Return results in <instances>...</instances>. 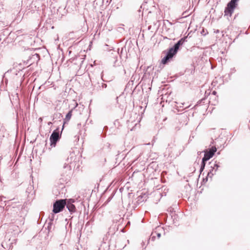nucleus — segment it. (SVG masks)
<instances>
[{
    "instance_id": "nucleus-1",
    "label": "nucleus",
    "mask_w": 250,
    "mask_h": 250,
    "mask_svg": "<svg viewBox=\"0 0 250 250\" xmlns=\"http://www.w3.org/2000/svg\"><path fill=\"white\" fill-rule=\"evenodd\" d=\"M188 36L181 38L171 46L163 51L162 53L165 56L161 60V64L166 65L173 61L178 51L181 50L184 43L187 42Z\"/></svg>"
},
{
    "instance_id": "nucleus-2",
    "label": "nucleus",
    "mask_w": 250,
    "mask_h": 250,
    "mask_svg": "<svg viewBox=\"0 0 250 250\" xmlns=\"http://www.w3.org/2000/svg\"><path fill=\"white\" fill-rule=\"evenodd\" d=\"M73 154H70V157L68 158L67 161H69L68 164H65L63 167V171L62 174V176L64 177L66 180H68L70 178L72 174V168L73 167L74 168L78 169L79 168V164L77 163L76 157L75 156H73Z\"/></svg>"
},
{
    "instance_id": "nucleus-3",
    "label": "nucleus",
    "mask_w": 250,
    "mask_h": 250,
    "mask_svg": "<svg viewBox=\"0 0 250 250\" xmlns=\"http://www.w3.org/2000/svg\"><path fill=\"white\" fill-rule=\"evenodd\" d=\"M75 202L74 199H66V207L69 210L70 214L72 216H70V220H72L75 217H77L79 215V212L77 210L76 207L74 203ZM70 220V219H69Z\"/></svg>"
},
{
    "instance_id": "nucleus-4",
    "label": "nucleus",
    "mask_w": 250,
    "mask_h": 250,
    "mask_svg": "<svg viewBox=\"0 0 250 250\" xmlns=\"http://www.w3.org/2000/svg\"><path fill=\"white\" fill-rule=\"evenodd\" d=\"M62 131H60V127L58 126L51 133L49 140L50 142V146L55 147L56 144L59 142L61 138Z\"/></svg>"
},
{
    "instance_id": "nucleus-5",
    "label": "nucleus",
    "mask_w": 250,
    "mask_h": 250,
    "mask_svg": "<svg viewBox=\"0 0 250 250\" xmlns=\"http://www.w3.org/2000/svg\"><path fill=\"white\" fill-rule=\"evenodd\" d=\"M239 0H230L227 4L224 10V15L231 17L234 9L238 5Z\"/></svg>"
},
{
    "instance_id": "nucleus-6",
    "label": "nucleus",
    "mask_w": 250,
    "mask_h": 250,
    "mask_svg": "<svg viewBox=\"0 0 250 250\" xmlns=\"http://www.w3.org/2000/svg\"><path fill=\"white\" fill-rule=\"evenodd\" d=\"M66 205V199L56 200L53 203L52 212L58 213L62 211Z\"/></svg>"
},
{
    "instance_id": "nucleus-7",
    "label": "nucleus",
    "mask_w": 250,
    "mask_h": 250,
    "mask_svg": "<svg viewBox=\"0 0 250 250\" xmlns=\"http://www.w3.org/2000/svg\"><path fill=\"white\" fill-rule=\"evenodd\" d=\"M204 155L202 158L204 160L207 161H208L210 159L212 158L217 152V148L215 146H211L208 149H206L203 150Z\"/></svg>"
},
{
    "instance_id": "nucleus-8",
    "label": "nucleus",
    "mask_w": 250,
    "mask_h": 250,
    "mask_svg": "<svg viewBox=\"0 0 250 250\" xmlns=\"http://www.w3.org/2000/svg\"><path fill=\"white\" fill-rule=\"evenodd\" d=\"M40 59V55L39 54L35 53L33 51L28 57L27 60V63L31 65L34 63H37Z\"/></svg>"
},
{
    "instance_id": "nucleus-9",
    "label": "nucleus",
    "mask_w": 250,
    "mask_h": 250,
    "mask_svg": "<svg viewBox=\"0 0 250 250\" xmlns=\"http://www.w3.org/2000/svg\"><path fill=\"white\" fill-rule=\"evenodd\" d=\"M46 224H47V227H45V229L47 230V232L46 233V236L45 237V239L49 241V237L51 238L53 234H52V231L54 230L55 229V224L54 223L46 221Z\"/></svg>"
},
{
    "instance_id": "nucleus-10",
    "label": "nucleus",
    "mask_w": 250,
    "mask_h": 250,
    "mask_svg": "<svg viewBox=\"0 0 250 250\" xmlns=\"http://www.w3.org/2000/svg\"><path fill=\"white\" fill-rule=\"evenodd\" d=\"M5 199H6V197L0 196V207L3 208L5 211L7 212L8 214H9L10 210L12 209V208H14V207H11L10 205H7V203L10 200L7 201L3 200Z\"/></svg>"
},
{
    "instance_id": "nucleus-11",
    "label": "nucleus",
    "mask_w": 250,
    "mask_h": 250,
    "mask_svg": "<svg viewBox=\"0 0 250 250\" xmlns=\"http://www.w3.org/2000/svg\"><path fill=\"white\" fill-rule=\"evenodd\" d=\"M20 32V30H18L16 32L14 33H12V31H11L10 34L8 36V37L4 38V42L6 44L12 42L14 41L15 36L17 37Z\"/></svg>"
},
{
    "instance_id": "nucleus-12",
    "label": "nucleus",
    "mask_w": 250,
    "mask_h": 250,
    "mask_svg": "<svg viewBox=\"0 0 250 250\" xmlns=\"http://www.w3.org/2000/svg\"><path fill=\"white\" fill-rule=\"evenodd\" d=\"M134 44L132 43L131 40L126 41L125 45L122 48V51H123L124 49L125 52H127L128 53H131L134 50Z\"/></svg>"
},
{
    "instance_id": "nucleus-13",
    "label": "nucleus",
    "mask_w": 250,
    "mask_h": 250,
    "mask_svg": "<svg viewBox=\"0 0 250 250\" xmlns=\"http://www.w3.org/2000/svg\"><path fill=\"white\" fill-rule=\"evenodd\" d=\"M72 111H73V109H71V110H70L68 112V113L66 114V115L65 116V118L63 119V125H62V130L64 129V125L67 124L68 121L70 120V119L72 117Z\"/></svg>"
},
{
    "instance_id": "nucleus-14",
    "label": "nucleus",
    "mask_w": 250,
    "mask_h": 250,
    "mask_svg": "<svg viewBox=\"0 0 250 250\" xmlns=\"http://www.w3.org/2000/svg\"><path fill=\"white\" fill-rule=\"evenodd\" d=\"M118 52H115L114 53H113V66L114 67H117L120 65L121 63V61H119L118 59Z\"/></svg>"
},
{
    "instance_id": "nucleus-15",
    "label": "nucleus",
    "mask_w": 250,
    "mask_h": 250,
    "mask_svg": "<svg viewBox=\"0 0 250 250\" xmlns=\"http://www.w3.org/2000/svg\"><path fill=\"white\" fill-rule=\"evenodd\" d=\"M11 31H10L8 28H5L2 30V32L0 34V40H3V42H4V38L7 37L10 34Z\"/></svg>"
},
{
    "instance_id": "nucleus-16",
    "label": "nucleus",
    "mask_w": 250,
    "mask_h": 250,
    "mask_svg": "<svg viewBox=\"0 0 250 250\" xmlns=\"http://www.w3.org/2000/svg\"><path fill=\"white\" fill-rule=\"evenodd\" d=\"M208 166H213V167L215 168L218 169L219 167H221L220 165V162L217 160H215L214 159L212 160L210 162L208 163Z\"/></svg>"
},
{
    "instance_id": "nucleus-17",
    "label": "nucleus",
    "mask_w": 250,
    "mask_h": 250,
    "mask_svg": "<svg viewBox=\"0 0 250 250\" xmlns=\"http://www.w3.org/2000/svg\"><path fill=\"white\" fill-rule=\"evenodd\" d=\"M207 167L208 168V176L213 177V176L215 175V172H213L214 167L213 166H208V165Z\"/></svg>"
},
{
    "instance_id": "nucleus-18",
    "label": "nucleus",
    "mask_w": 250,
    "mask_h": 250,
    "mask_svg": "<svg viewBox=\"0 0 250 250\" xmlns=\"http://www.w3.org/2000/svg\"><path fill=\"white\" fill-rule=\"evenodd\" d=\"M62 118V115L61 113H55L54 114L53 116V119L52 120L53 121H54V123L56 122V120H58V119H60V120L59 121L60 122L61 121V119Z\"/></svg>"
},
{
    "instance_id": "nucleus-19",
    "label": "nucleus",
    "mask_w": 250,
    "mask_h": 250,
    "mask_svg": "<svg viewBox=\"0 0 250 250\" xmlns=\"http://www.w3.org/2000/svg\"><path fill=\"white\" fill-rule=\"evenodd\" d=\"M116 189L115 188L112 192L111 195L108 197V198L107 199L106 201L105 202L104 204H108L111 200L112 199L113 196H114L115 193H116Z\"/></svg>"
},
{
    "instance_id": "nucleus-20",
    "label": "nucleus",
    "mask_w": 250,
    "mask_h": 250,
    "mask_svg": "<svg viewBox=\"0 0 250 250\" xmlns=\"http://www.w3.org/2000/svg\"><path fill=\"white\" fill-rule=\"evenodd\" d=\"M5 16V12L3 10V8L1 10H0V22L2 21V20L4 19Z\"/></svg>"
},
{
    "instance_id": "nucleus-21",
    "label": "nucleus",
    "mask_w": 250,
    "mask_h": 250,
    "mask_svg": "<svg viewBox=\"0 0 250 250\" xmlns=\"http://www.w3.org/2000/svg\"><path fill=\"white\" fill-rule=\"evenodd\" d=\"M153 230H154V232H162V231H164L165 232V229H164V228L161 227V226H158L157 227H156L154 229H153Z\"/></svg>"
},
{
    "instance_id": "nucleus-22",
    "label": "nucleus",
    "mask_w": 250,
    "mask_h": 250,
    "mask_svg": "<svg viewBox=\"0 0 250 250\" xmlns=\"http://www.w3.org/2000/svg\"><path fill=\"white\" fill-rule=\"evenodd\" d=\"M54 213H52L50 215H49L48 217V222L54 223Z\"/></svg>"
},
{
    "instance_id": "nucleus-23",
    "label": "nucleus",
    "mask_w": 250,
    "mask_h": 250,
    "mask_svg": "<svg viewBox=\"0 0 250 250\" xmlns=\"http://www.w3.org/2000/svg\"><path fill=\"white\" fill-rule=\"evenodd\" d=\"M208 178L211 179L212 177L208 176V174L207 173V176L205 178H203L201 182L202 185L205 184L208 181Z\"/></svg>"
},
{
    "instance_id": "nucleus-24",
    "label": "nucleus",
    "mask_w": 250,
    "mask_h": 250,
    "mask_svg": "<svg viewBox=\"0 0 250 250\" xmlns=\"http://www.w3.org/2000/svg\"><path fill=\"white\" fill-rule=\"evenodd\" d=\"M65 7H65L63 8V13H61L60 11H61V10H62V8L61 7H60L58 8V9L57 10V14H61V17H62V16H63V15H64V14H66V12L65 11Z\"/></svg>"
},
{
    "instance_id": "nucleus-25",
    "label": "nucleus",
    "mask_w": 250,
    "mask_h": 250,
    "mask_svg": "<svg viewBox=\"0 0 250 250\" xmlns=\"http://www.w3.org/2000/svg\"><path fill=\"white\" fill-rule=\"evenodd\" d=\"M160 21H157L156 22H153V25L156 29H158L160 26Z\"/></svg>"
},
{
    "instance_id": "nucleus-26",
    "label": "nucleus",
    "mask_w": 250,
    "mask_h": 250,
    "mask_svg": "<svg viewBox=\"0 0 250 250\" xmlns=\"http://www.w3.org/2000/svg\"><path fill=\"white\" fill-rule=\"evenodd\" d=\"M152 234L156 235L158 238H160L161 236V232H154V230H153L152 232Z\"/></svg>"
},
{
    "instance_id": "nucleus-27",
    "label": "nucleus",
    "mask_w": 250,
    "mask_h": 250,
    "mask_svg": "<svg viewBox=\"0 0 250 250\" xmlns=\"http://www.w3.org/2000/svg\"><path fill=\"white\" fill-rule=\"evenodd\" d=\"M200 33L203 35L205 36L207 35V34L208 33V31L206 29H205L204 28H202V30L200 31Z\"/></svg>"
},
{
    "instance_id": "nucleus-28",
    "label": "nucleus",
    "mask_w": 250,
    "mask_h": 250,
    "mask_svg": "<svg viewBox=\"0 0 250 250\" xmlns=\"http://www.w3.org/2000/svg\"><path fill=\"white\" fill-rule=\"evenodd\" d=\"M105 247V248L109 247V245L107 244L105 242H103V244L101 245L100 248H99V250H101L102 249V247Z\"/></svg>"
},
{
    "instance_id": "nucleus-29",
    "label": "nucleus",
    "mask_w": 250,
    "mask_h": 250,
    "mask_svg": "<svg viewBox=\"0 0 250 250\" xmlns=\"http://www.w3.org/2000/svg\"><path fill=\"white\" fill-rule=\"evenodd\" d=\"M207 162V161L204 160V159L202 158L200 166L205 167Z\"/></svg>"
},
{
    "instance_id": "nucleus-30",
    "label": "nucleus",
    "mask_w": 250,
    "mask_h": 250,
    "mask_svg": "<svg viewBox=\"0 0 250 250\" xmlns=\"http://www.w3.org/2000/svg\"><path fill=\"white\" fill-rule=\"evenodd\" d=\"M155 235L154 234H151L150 238L148 240V243H149L150 239H151V241H154L155 240Z\"/></svg>"
},
{
    "instance_id": "nucleus-31",
    "label": "nucleus",
    "mask_w": 250,
    "mask_h": 250,
    "mask_svg": "<svg viewBox=\"0 0 250 250\" xmlns=\"http://www.w3.org/2000/svg\"><path fill=\"white\" fill-rule=\"evenodd\" d=\"M205 167L200 166V169H199V172L200 174H201L202 172L204 171Z\"/></svg>"
},
{
    "instance_id": "nucleus-32",
    "label": "nucleus",
    "mask_w": 250,
    "mask_h": 250,
    "mask_svg": "<svg viewBox=\"0 0 250 250\" xmlns=\"http://www.w3.org/2000/svg\"><path fill=\"white\" fill-rule=\"evenodd\" d=\"M175 216H176V214L175 213H173L172 212L171 213V218L173 219V217H174V218H173V224L175 223V222L174 221V219L175 218Z\"/></svg>"
},
{
    "instance_id": "nucleus-33",
    "label": "nucleus",
    "mask_w": 250,
    "mask_h": 250,
    "mask_svg": "<svg viewBox=\"0 0 250 250\" xmlns=\"http://www.w3.org/2000/svg\"><path fill=\"white\" fill-rule=\"evenodd\" d=\"M100 87H102V88H106L107 87V84L104 83H102L101 86H100Z\"/></svg>"
},
{
    "instance_id": "nucleus-34",
    "label": "nucleus",
    "mask_w": 250,
    "mask_h": 250,
    "mask_svg": "<svg viewBox=\"0 0 250 250\" xmlns=\"http://www.w3.org/2000/svg\"><path fill=\"white\" fill-rule=\"evenodd\" d=\"M204 100H205V99H201V100H199V101L197 102V104L195 105V106H196V105H198V104H201V103H202L203 102V101H204Z\"/></svg>"
},
{
    "instance_id": "nucleus-35",
    "label": "nucleus",
    "mask_w": 250,
    "mask_h": 250,
    "mask_svg": "<svg viewBox=\"0 0 250 250\" xmlns=\"http://www.w3.org/2000/svg\"><path fill=\"white\" fill-rule=\"evenodd\" d=\"M107 129H108V127H107V126H105L103 128V130H102V133H101V135L103 134V132H104V130H107Z\"/></svg>"
},
{
    "instance_id": "nucleus-36",
    "label": "nucleus",
    "mask_w": 250,
    "mask_h": 250,
    "mask_svg": "<svg viewBox=\"0 0 250 250\" xmlns=\"http://www.w3.org/2000/svg\"><path fill=\"white\" fill-rule=\"evenodd\" d=\"M224 161V159L223 158H221V159H220L218 161L220 162V165L221 166V165L222 164V163Z\"/></svg>"
},
{
    "instance_id": "nucleus-37",
    "label": "nucleus",
    "mask_w": 250,
    "mask_h": 250,
    "mask_svg": "<svg viewBox=\"0 0 250 250\" xmlns=\"http://www.w3.org/2000/svg\"><path fill=\"white\" fill-rule=\"evenodd\" d=\"M217 94V92L215 90H213L212 92V94L213 95H216Z\"/></svg>"
},
{
    "instance_id": "nucleus-38",
    "label": "nucleus",
    "mask_w": 250,
    "mask_h": 250,
    "mask_svg": "<svg viewBox=\"0 0 250 250\" xmlns=\"http://www.w3.org/2000/svg\"><path fill=\"white\" fill-rule=\"evenodd\" d=\"M57 191H58V189H53V192L54 194H56L57 193Z\"/></svg>"
},
{
    "instance_id": "nucleus-39",
    "label": "nucleus",
    "mask_w": 250,
    "mask_h": 250,
    "mask_svg": "<svg viewBox=\"0 0 250 250\" xmlns=\"http://www.w3.org/2000/svg\"><path fill=\"white\" fill-rule=\"evenodd\" d=\"M78 104L77 103H76V104H75V106L72 108V109H73V110L75 108H76V107L78 106Z\"/></svg>"
},
{
    "instance_id": "nucleus-40",
    "label": "nucleus",
    "mask_w": 250,
    "mask_h": 250,
    "mask_svg": "<svg viewBox=\"0 0 250 250\" xmlns=\"http://www.w3.org/2000/svg\"><path fill=\"white\" fill-rule=\"evenodd\" d=\"M218 168L214 167L213 172H215V174H216V171H217Z\"/></svg>"
},
{
    "instance_id": "nucleus-41",
    "label": "nucleus",
    "mask_w": 250,
    "mask_h": 250,
    "mask_svg": "<svg viewBox=\"0 0 250 250\" xmlns=\"http://www.w3.org/2000/svg\"><path fill=\"white\" fill-rule=\"evenodd\" d=\"M202 153H204L203 151H198V152H197V154H198V155H200Z\"/></svg>"
},
{
    "instance_id": "nucleus-42",
    "label": "nucleus",
    "mask_w": 250,
    "mask_h": 250,
    "mask_svg": "<svg viewBox=\"0 0 250 250\" xmlns=\"http://www.w3.org/2000/svg\"><path fill=\"white\" fill-rule=\"evenodd\" d=\"M109 188V186H108L106 189L104 191V192H106Z\"/></svg>"
},
{
    "instance_id": "nucleus-43",
    "label": "nucleus",
    "mask_w": 250,
    "mask_h": 250,
    "mask_svg": "<svg viewBox=\"0 0 250 250\" xmlns=\"http://www.w3.org/2000/svg\"><path fill=\"white\" fill-rule=\"evenodd\" d=\"M239 34H238L236 37V38L234 39V40L233 41V42H235V40H236V39L238 38V37H239Z\"/></svg>"
},
{
    "instance_id": "nucleus-44",
    "label": "nucleus",
    "mask_w": 250,
    "mask_h": 250,
    "mask_svg": "<svg viewBox=\"0 0 250 250\" xmlns=\"http://www.w3.org/2000/svg\"><path fill=\"white\" fill-rule=\"evenodd\" d=\"M141 245H142V247H143L145 245V242L144 241H142Z\"/></svg>"
},
{
    "instance_id": "nucleus-45",
    "label": "nucleus",
    "mask_w": 250,
    "mask_h": 250,
    "mask_svg": "<svg viewBox=\"0 0 250 250\" xmlns=\"http://www.w3.org/2000/svg\"><path fill=\"white\" fill-rule=\"evenodd\" d=\"M214 144V141L212 140L211 142V143H210V146H211V145H213Z\"/></svg>"
},
{
    "instance_id": "nucleus-46",
    "label": "nucleus",
    "mask_w": 250,
    "mask_h": 250,
    "mask_svg": "<svg viewBox=\"0 0 250 250\" xmlns=\"http://www.w3.org/2000/svg\"><path fill=\"white\" fill-rule=\"evenodd\" d=\"M68 219L67 218H66V219H65V221L67 222L66 225L68 223Z\"/></svg>"
},
{
    "instance_id": "nucleus-47",
    "label": "nucleus",
    "mask_w": 250,
    "mask_h": 250,
    "mask_svg": "<svg viewBox=\"0 0 250 250\" xmlns=\"http://www.w3.org/2000/svg\"><path fill=\"white\" fill-rule=\"evenodd\" d=\"M102 74H103V72H102V74H101V78H102V79L103 81H104V82H105L106 81H104V80H103V75H102Z\"/></svg>"
},
{
    "instance_id": "nucleus-48",
    "label": "nucleus",
    "mask_w": 250,
    "mask_h": 250,
    "mask_svg": "<svg viewBox=\"0 0 250 250\" xmlns=\"http://www.w3.org/2000/svg\"><path fill=\"white\" fill-rule=\"evenodd\" d=\"M181 104H182V105H181L180 106V107H183V105L184 104V103H181Z\"/></svg>"
},
{
    "instance_id": "nucleus-49",
    "label": "nucleus",
    "mask_w": 250,
    "mask_h": 250,
    "mask_svg": "<svg viewBox=\"0 0 250 250\" xmlns=\"http://www.w3.org/2000/svg\"><path fill=\"white\" fill-rule=\"evenodd\" d=\"M52 123L51 122H49L48 123V125H52Z\"/></svg>"
},
{
    "instance_id": "nucleus-50",
    "label": "nucleus",
    "mask_w": 250,
    "mask_h": 250,
    "mask_svg": "<svg viewBox=\"0 0 250 250\" xmlns=\"http://www.w3.org/2000/svg\"><path fill=\"white\" fill-rule=\"evenodd\" d=\"M217 155H220V151H218L217 152Z\"/></svg>"
},
{
    "instance_id": "nucleus-51",
    "label": "nucleus",
    "mask_w": 250,
    "mask_h": 250,
    "mask_svg": "<svg viewBox=\"0 0 250 250\" xmlns=\"http://www.w3.org/2000/svg\"><path fill=\"white\" fill-rule=\"evenodd\" d=\"M78 59H80V60H82V58H79V57H76V60H78Z\"/></svg>"
},
{
    "instance_id": "nucleus-52",
    "label": "nucleus",
    "mask_w": 250,
    "mask_h": 250,
    "mask_svg": "<svg viewBox=\"0 0 250 250\" xmlns=\"http://www.w3.org/2000/svg\"><path fill=\"white\" fill-rule=\"evenodd\" d=\"M164 39H168L167 37H164Z\"/></svg>"
},
{
    "instance_id": "nucleus-53",
    "label": "nucleus",
    "mask_w": 250,
    "mask_h": 250,
    "mask_svg": "<svg viewBox=\"0 0 250 250\" xmlns=\"http://www.w3.org/2000/svg\"><path fill=\"white\" fill-rule=\"evenodd\" d=\"M116 122L119 123L118 121L117 120L115 121V123H114L115 125L116 124Z\"/></svg>"
},
{
    "instance_id": "nucleus-54",
    "label": "nucleus",
    "mask_w": 250,
    "mask_h": 250,
    "mask_svg": "<svg viewBox=\"0 0 250 250\" xmlns=\"http://www.w3.org/2000/svg\"><path fill=\"white\" fill-rule=\"evenodd\" d=\"M27 50H29V51H31V49H30V48H28V49H27Z\"/></svg>"
},
{
    "instance_id": "nucleus-55",
    "label": "nucleus",
    "mask_w": 250,
    "mask_h": 250,
    "mask_svg": "<svg viewBox=\"0 0 250 250\" xmlns=\"http://www.w3.org/2000/svg\"><path fill=\"white\" fill-rule=\"evenodd\" d=\"M196 170V169L195 167H193V172H194Z\"/></svg>"
},
{
    "instance_id": "nucleus-56",
    "label": "nucleus",
    "mask_w": 250,
    "mask_h": 250,
    "mask_svg": "<svg viewBox=\"0 0 250 250\" xmlns=\"http://www.w3.org/2000/svg\"><path fill=\"white\" fill-rule=\"evenodd\" d=\"M216 33H219V30H217L216 31Z\"/></svg>"
},
{
    "instance_id": "nucleus-57",
    "label": "nucleus",
    "mask_w": 250,
    "mask_h": 250,
    "mask_svg": "<svg viewBox=\"0 0 250 250\" xmlns=\"http://www.w3.org/2000/svg\"><path fill=\"white\" fill-rule=\"evenodd\" d=\"M139 198H141V199H142V198H143V196H139Z\"/></svg>"
},
{
    "instance_id": "nucleus-58",
    "label": "nucleus",
    "mask_w": 250,
    "mask_h": 250,
    "mask_svg": "<svg viewBox=\"0 0 250 250\" xmlns=\"http://www.w3.org/2000/svg\"><path fill=\"white\" fill-rule=\"evenodd\" d=\"M146 1H147V0H144V2H145V3H146L147 2Z\"/></svg>"
},
{
    "instance_id": "nucleus-59",
    "label": "nucleus",
    "mask_w": 250,
    "mask_h": 250,
    "mask_svg": "<svg viewBox=\"0 0 250 250\" xmlns=\"http://www.w3.org/2000/svg\"><path fill=\"white\" fill-rule=\"evenodd\" d=\"M130 222H129V221H128V222H127V225H129V224H130Z\"/></svg>"
},
{
    "instance_id": "nucleus-60",
    "label": "nucleus",
    "mask_w": 250,
    "mask_h": 250,
    "mask_svg": "<svg viewBox=\"0 0 250 250\" xmlns=\"http://www.w3.org/2000/svg\"><path fill=\"white\" fill-rule=\"evenodd\" d=\"M130 222H129V221H128V222H127V225H129V224H130Z\"/></svg>"
},
{
    "instance_id": "nucleus-61",
    "label": "nucleus",
    "mask_w": 250,
    "mask_h": 250,
    "mask_svg": "<svg viewBox=\"0 0 250 250\" xmlns=\"http://www.w3.org/2000/svg\"><path fill=\"white\" fill-rule=\"evenodd\" d=\"M105 135H104L102 136V137H105Z\"/></svg>"
},
{
    "instance_id": "nucleus-62",
    "label": "nucleus",
    "mask_w": 250,
    "mask_h": 250,
    "mask_svg": "<svg viewBox=\"0 0 250 250\" xmlns=\"http://www.w3.org/2000/svg\"><path fill=\"white\" fill-rule=\"evenodd\" d=\"M69 226H71V223L70 222V224H69Z\"/></svg>"
},
{
    "instance_id": "nucleus-63",
    "label": "nucleus",
    "mask_w": 250,
    "mask_h": 250,
    "mask_svg": "<svg viewBox=\"0 0 250 250\" xmlns=\"http://www.w3.org/2000/svg\"><path fill=\"white\" fill-rule=\"evenodd\" d=\"M148 29H150V27H149H149H148Z\"/></svg>"
},
{
    "instance_id": "nucleus-64",
    "label": "nucleus",
    "mask_w": 250,
    "mask_h": 250,
    "mask_svg": "<svg viewBox=\"0 0 250 250\" xmlns=\"http://www.w3.org/2000/svg\"><path fill=\"white\" fill-rule=\"evenodd\" d=\"M140 108H142V106H140Z\"/></svg>"
}]
</instances>
